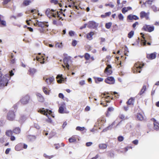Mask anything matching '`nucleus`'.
I'll return each mask as SVG.
<instances>
[{"mask_svg": "<svg viewBox=\"0 0 159 159\" xmlns=\"http://www.w3.org/2000/svg\"><path fill=\"white\" fill-rule=\"evenodd\" d=\"M13 133L12 131L11 130H8L6 132V134L8 136H11L10 139H15L14 136L12 135Z\"/></svg>", "mask_w": 159, "mask_h": 159, "instance_id": "2eb2a0df", "label": "nucleus"}, {"mask_svg": "<svg viewBox=\"0 0 159 159\" xmlns=\"http://www.w3.org/2000/svg\"><path fill=\"white\" fill-rule=\"evenodd\" d=\"M154 27L153 26L149 25H145L142 28V30L146 31L151 32L154 30Z\"/></svg>", "mask_w": 159, "mask_h": 159, "instance_id": "423d86ee", "label": "nucleus"}, {"mask_svg": "<svg viewBox=\"0 0 159 159\" xmlns=\"http://www.w3.org/2000/svg\"><path fill=\"white\" fill-rule=\"evenodd\" d=\"M56 79L57 82L60 84L66 81V78H64L62 75L59 74L57 76Z\"/></svg>", "mask_w": 159, "mask_h": 159, "instance_id": "f8f14e48", "label": "nucleus"}, {"mask_svg": "<svg viewBox=\"0 0 159 159\" xmlns=\"http://www.w3.org/2000/svg\"><path fill=\"white\" fill-rule=\"evenodd\" d=\"M85 128L84 127H81L80 126H77L76 128V129L77 130L82 131L84 130Z\"/></svg>", "mask_w": 159, "mask_h": 159, "instance_id": "79ce46f5", "label": "nucleus"}, {"mask_svg": "<svg viewBox=\"0 0 159 159\" xmlns=\"http://www.w3.org/2000/svg\"><path fill=\"white\" fill-rule=\"evenodd\" d=\"M80 138V137L79 136L75 135L69 138L68 139H79Z\"/></svg>", "mask_w": 159, "mask_h": 159, "instance_id": "a19ab883", "label": "nucleus"}, {"mask_svg": "<svg viewBox=\"0 0 159 159\" xmlns=\"http://www.w3.org/2000/svg\"><path fill=\"white\" fill-rule=\"evenodd\" d=\"M137 118L138 120H142L143 119V116L140 113H138L137 114Z\"/></svg>", "mask_w": 159, "mask_h": 159, "instance_id": "473e14b6", "label": "nucleus"}, {"mask_svg": "<svg viewBox=\"0 0 159 159\" xmlns=\"http://www.w3.org/2000/svg\"><path fill=\"white\" fill-rule=\"evenodd\" d=\"M134 99L133 98H130L127 102V103L128 105H133L134 104Z\"/></svg>", "mask_w": 159, "mask_h": 159, "instance_id": "bb28decb", "label": "nucleus"}, {"mask_svg": "<svg viewBox=\"0 0 159 159\" xmlns=\"http://www.w3.org/2000/svg\"><path fill=\"white\" fill-rule=\"evenodd\" d=\"M151 8L153 9V11L155 12H156L157 11L156 7L154 5H153L151 7Z\"/></svg>", "mask_w": 159, "mask_h": 159, "instance_id": "052dcab7", "label": "nucleus"}, {"mask_svg": "<svg viewBox=\"0 0 159 159\" xmlns=\"http://www.w3.org/2000/svg\"><path fill=\"white\" fill-rule=\"evenodd\" d=\"M128 11V10L126 9V7H123L122 9V12L125 14V12H127Z\"/></svg>", "mask_w": 159, "mask_h": 159, "instance_id": "de8ad7c7", "label": "nucleus"}, {"mask_svg": "<svg viewBox=\"0 0 159 159\" xmlns=\"http://www.w3.org/2000/svg\"><path fill=\"white\" fill-rule=\"evenodd\" d=\"M146 86L145 85L143 86L140 91L139 93V94L140 95L143 94L146 90Z\"/></svg>", "mask_w": 159, "mask_h": 159, "instance_id": "72a5a7b5", "label": "nucleus"}, {"mask_svg": "<svg viewBox=\"0 0 159 159\" xmlns=\"http://www.w3.org/2000/svg\"><path fill=\"white\" fill-rule=\"evenodd\" d=\"M43 91L44 93L46 94H48L49 92L47 90V88L45 87L43 88Z\"/></svg>", "mask_w": 159, "mask_h": 159, "instance_id": "c03bdc74", "label": "nucleus"}, {"mask_svg": "<svg viewBox=\"0 0 159 159\" xmlns=\"http://www.w3.org/2000/svg\"><path fill=\"white\" fill-rule=\"evenodd\" d=\"M15 118V114L14 112L12 111H9L7 114V118L10 120H13Z\"/></svg>", "mask_w": 159, "mask_h": 159, "instance_id": "6e6552de", "label": "nucleus"}, {"mask_svg": "<svg viewBox=\"0 0 159 159\" xmlns=\"http://www.w3.org/2000/svg\"><path fill=\"white\" fill-rule=\"evenodd\" d=\"M62 46L63 45L62 43H57L55 44L56 47L59 48H62Z\"/></svg>", "mask_w": 159, "mask_h": 159, "instance_id": "c9c22d12", "label": "nucleus"}, {"mask_svg": "<svg viewBox=\"0 0 159 159\" xmlns=\"http://www.w3.org/2000/svg\"><path fill=\"white\" fill-rule=\"evenodd\" d=\"M115 124V122H113L111 125L108 126V127H107V129H108V130H111L112 127V126H113Z\"/></svg>", "mask_w": 159, "mask_h": 159, "instance_id": "49530a36", "label": "nucleus"}, {"mask_svg": "<svg viewBox=\"0 0 159 159\" xmlns=\"http://www.w3.org/2000/svg\"><path fill=\"white\" fill-rule=\"evenodd\" d=\"M140 34L142 38V39L141 40V45L143 46H146V44H147L148 45H150L151 44L150 42H148L147 43V40L145 39V38L144 36V34L143 33H140Z\"/></svg>", "mask_w": 159, "mask_h": 159, "instance_id": "0eeeda50", "label": "nucleus"}, {"mask_svg": "<svg viewBox=\"0 0 159 159\" xmlns=\"http://www.w3.org/2000/svg\"><path fill=\"white\" fill-rule=\"evenodd\" d=\"M112 23L109 22L107 23H106L105 24V27L107 29H109L110 28L111 25Z\"/></svg>", "mask_w": 159, "mask_h": 159, "instance_id": "58836bf2", "label": "nucleus"}, {"mask_svg": "<svg viewBox=\"0 0 159 159\" xmlns=\"http://www.w3.org/2000/svg\"><path fill=\"white\" fill-rule=\"evenodd\" d=\"M106 122V120L104 118H99L98 119L97 123L99 126L103 125Z\"/></svg>", "mask_w": 159, "mask_h": 159, "instance_id": "f3484780", "label": "nucleus"}, {"mask_svg": "<svg viewBox=\"0 0 159 159\" xmlns=\"http://www.w3.org/2000/svg\"><path fill=\"white\" fill-rule=\"evenodd\" d=\"M34 25L35 26L38 25L39 27L42 28H44L45 26L47 27L48 26V25L47 24H45L44 22L39 21L37 20H36V22L34 24Z\"/></svg>", "mask_w": 159, "mask_h": 159, "instance_id": "9b49d317", "label": "nucleus"}, {"mask_svg": "<svg viewBox=\"0 0 159 159\" xmlns=\"http://www.w3.org/2000/svg\"><path fill=\"white\" fill-rule=\"evenodd\" d=\"M15 149L17 151H19L23 149V144L19 143L16 145L15 147Z\"/></svg>", "mask_w": 159, "mask_h": 159, "instance_id": "412c9836", "label": "nucleus"}, {"mask_svg": "<svg viewBox=\"0 0 159 159\" xmlns=\"http://www.w3.org/2000/svg\"><path fill=\"white\" fill-rule=\"evenodd\" d=\"M105 6H109L111 8H112L114 7V5L113 4H111V3L106 4H105Z\"/></svg>", "mask_w": 159, "mask_h": 159, "instance_id": "13d9d810", "label": "nucleus"}, {"mask_svg": "<svg viewBox=\"0 0 159 159\" xmlns=\"http://www.w3.org/2000/svg\"><path fill=\"white\" fill-rule=\"evenodd\" d=\"M85 84V82L84 80H83L80 81L79 84L81 85H83Z\"/></svg>", "mask_w": 159, "mask_h": 159, "instance_id": "338daca9", "label": "nucleus"}, {"mask_svg": "<svg viewBox=\"0 0 159 159\" xmlns=\"http://www.w3.org/2000/svg\"><path fill=\"white\" fill-rule=\"evenodd\" d=\"M72 45L73 46H75L77 44V41L75 40H74L72 41Z\"/></svg>", "mask_w": 159, "mask_h": 159, "instance_id": "6e6d98bb", "label": "nucleus"}, {"mask_svg": "<svg viewBox=\"0 0 159 159\" xmlns=\"http://www.w3.org/2000/svg\"><path fill=\"white\" fill-rule=\"evenodd\" d=\"M139 25V23L138 22H136L132 25V27L134 28L136 25Z\"/></svg>", "mask_w": 159, "mask_h": 159, "instance_id": "5fc2aeb1", "label": "nucleus"}, {"mask_svg": "<svg viewBox=\"0 0 159 159\" xmlns=\"http://www.w3.org/2000/svg\"><path fill=\"white\" fill-rule=\"evenodd\" d=\"M8 74L9 75L10 77V78L11 76H12L14 75V73L13 72V71L12 70L10 71L9 72V74Z\"/></svg>", "mask_w": 159, "mask_h": 159, "instance_id": "864d4df0", "label": "nucleus"}, {"mask_svg": "<svg viewBox=\"0 0 159 159\" xmlns=\"http://www.w3.org/2000/svg\"><path fill=\"white\" fill-rule=\"evenodd\" d=\"M43 79L44 80H45V82L48 84H50L54 80V78L53 76L49 77L48 78H46V79H45V77H43Z\"/></svg>", "mask_w": 159, "mask_h": 159, "instance_id": "dca6fc26", "label": "nucleus"}, {"mask_svg": "<svg viewBox=\"0 0 159 159\" xmlns=\"http://www.w3.org/2000/svg\"><path fill=\"white\" fill-rule=\"evenodd\" d=\"M152 120L153 121L154 129L157 130L159 129V123L157 122L155 119L154 118H152Z\"/></svg>", "mask_w": 159, "mask_h": 159, "instance_id": "ddd939ff", "label": "nucleus"}, {"mask_svg": "<svg viewBox=\"0 0 159 159\" xmlns=\"http://www.w3.org/2000/svg\"><path fill=\"white\" fill-rule=\"evenodd\" d=\"M134 33V31L132 30L128 34V37L129 38H131L133 36Z\"/></svg>", "mask_w": 159, "mask_h": 159, "instance_id": "e433bc0d", "label": "nucleus"}, {"mask_svg": "<svg viewBox=\"0 0 159 159\" xmlns=\"http://www.w3.org/2000/svg\"><path fill=\"white\" fill-rule=\"evenodd\" d=\"M144 66L143 64H141L140 62H137L135 64L134 68L135 70H134V73H135V71H136L138 73H140L141 70L140 69L143 67Z\"/></svg>", "mask_w": 159, "mask_h": 159, "instance_id": "20e7f679", "label": "nucleus"}, {"mask_svg": "<svg viewBox=\"0 0 159 159\" xmlns=\"http://www.w3.org/2000/svg\"><path fill=\"white\" fill-rule=\"evenodd\" d=\"M34 127L37 129H39L40 128V126L37 124H34Z\"/></svg>", "mask_w": 159, "mask_h": 159, "instance_id": "0e129e2a", "label": "nucleus"}, {"mask_svg": "<svg viewBox=\"0 0 159 159\" xmlns=\"http://www.w3.org/2000/svg\"><path fill=\"white\" fill-rule=\"evenodd\" d=\"M1 70L0 68V70ZM2 75L0 71V87L1 88H3L4 87L7 86L10 79V75L8 74H6L2 78L1 76H2Z\"/></svg>", "mask_w": 159, "mask_h": 159, "instance_id": "f257e3e1", "label": "nucleus"}, {"mask_svg": "<svg viewBox=\"0 0 159 159\" xmlns=\"http://www.w3.org/2000/svg\"><path fill=\"white\" fill-rule=\"evenodd\" d=\"M50 2L51 3H53L55 4H57L58 3V1L57 0H50Z\"/></svg>", "mask_w": 159, "mask_h": 159, "instance_id": "09e8293b", "label": "nucleus"}, {"mask_svg": "<svg viewBox=\"0 0 159 159\" xmlns=\"http://www.w3.org/2000/svg\"><path fill=\"white\" fill-rule=\"evenodd\" d=\"M111 13L110 11H109L107 12H106L105 13V16H106V17L107 16H110L111 15Z\"/></svg>", "mask_w": 159, "mask_h": 159, "instance_id": "774afa93", "label": "nucleus"}, {"mask_svg": "<svg viewBox=\"0 0 159 159\" xmlns=\"http://www.w3.org/2000/svg\"><path fill=\"white\" fill-rule=\"evenodd\" d=\"M118 26L116 25H114L113 26V29L112 30H114V31L116 30H117Z\"/></svg>", "mask_w": 159, "mask_h": 159, "instance_id": "69168bd1", "label": "nucleus"}, {"mask_svg": "<svg viewBox=\"0 0 159 159\" xmlns=\"http://www.w3.org/2000/svg\"><path fill=\"white\" fill-rule=\"evenodd\" d=\"M69 34L70 36H72L74 35L75 32L74 31L71 30L69 32Z\"/></svg>", "mask_w": 159, "mask_h": 159, "instance_id": "3c124183", "label": "nucleus"}, {"mask_svg": "<svg viewBox=\"0 0 159 159\" xmlns=\"http://www.w3.org/2000/svg\"><path fill=\"white\" fill-rule=\"evenodd\" d=\"M118 17L120 20H123L124 19V16L121 13H120L118 15Z\"/></svg>", "mask_w": 159, "mask_h": 159, "instance_id": "a18cd8bd", "label": "nucleus"}, {"mask_svg": "<svg viewBox=\"0 0 159 159\" xmlns=\"http://www.w3.org/2000/svg\"><path fill=\"white\" fill-rule=\"evenodd\" d=\"M36 59L37 61H40V63L41 64H44L45 63V58L43 56L40 57H39L37 56L36 57V58H34V60Z\"/></svg>", "mask_w": 159, "mask_h": 159, "instance_id": "a211bd4d", "label": "nucleus"}, {"mask_svg": "<svg viewBox=\"0 0 159 159\" xmlns=\"http://www.w3.org/2000/svg\"><path fill=\"white\" fill-rule=\"evenodd\" d=\"M147 14L148 13H146L145 11H142L140 13V17L141 18H143L144 17H145L147 16Z\"/></svg>", "mask_w": 159, "mask_h": 159, "instance_id": "2f4dec72", "label": "nucleus"}, {"mask_svg": "<svg viewBox=\"0 0 159 159\" xmlns=\"http://www.w3.org/2000/svg\"><path fill=\"white\" fill-rule=\"evenodd\" d=\"M11 64H14L16 62V59L15 58H12L11 59Z\"/></svg>", "mask_w": 159, "mask_h": 159, "instance_id": "680f3d73", "label": "nucleus"}, {"mask_svg": "<svg viewBox=\"0 0 159 159\" xmlns=\"http://www.w3.org/2000/svg\"><path fill=\"white\" fill-rule=\"evenodd\" d=\"M31 2L30 0H25L23 1L22 5L24 6H27L30 4Z\"/></svg>", "mask_w": 159, "mask_h": 159, "instance_id": "cd10ccee", "label": "nucleus"}, {"mask_svg": "<svg viewBox=\"0 0 159 159\" xmlns=\"http://www.w3.org/2000/svg\"><path fill=\"white\" fill-rule=\"evenodd\" d=\"M20 129L19 127H16L12 131L13 133H14L16 134H18L20 133Z\"/></svg>", "mask_w": 159, "mask_h": 159, "instance_id": "b1692460", "label": "nucleus"}, {"mask_svg": "<svg viewBox=\"0 0 159 159\" xmlns=\"http://www.w3.org/2000/svg\"><path fill=\"white\" fill-rule=\"evenodd\" d=\"M26 120V117L24 115H22L20 116L19 120V121L21 123L25 121Z\"/></svg>", "mask_w": 159, "mask_h": 159, "instance_id": "c756f323", "label": "nucleus"}, {"mask_svg": "<svg viewBox=\"0 0 159 159\" xmlns=\"http://www.w3.org/2000/svg\"><path fill=\"white\" fill-rule=\"evenodd\" d=\"M29 96L28 95H26L20 99V102L22 104L25 105L29 102Z\"/></svg>", "mask_w": 159, "mask_h": 159, "instance_id": "9d476101", "label": "nucleus"}, {"mask_svg": "<svg viewBox=\"0 0 159 159\" xmlns=\"http://www.w3.org/2000/svg\"><path fill=\"white\" fill-rule=\"evenodd\" d=\"M94 34L93 32L91 31L88 33L86 35V38L89 40L93 39L92 36Z\"/></svg>", "mask_w": 159, "mask_h": 159, "instance_id": "5701e85b", "label": "nucleus"}, {"mask_svg": "<svg viewBox=\"0 0 159 159\" xmlns=\"http://www.w3.org/2000/svg\"><path fill=\"white\" fill-rule=\"evenodd\" d=\"M105 82L109 84H114L115 83V80L113 77L110 76L107 77L105 79Z\"/></svg>", "mask_w": 159, "mask_h": 159, "instance_id": "1a4fd4ad", "label": "nucleus"}, {"mask_svg": "<svg viewBox=\"0 0 159 159\" xmlns=\"http://www.w3.org/2000/svg\"><path fill=\"white\" fill-rule=\"evenodd\" d=\"M64 64L65 65L66 68L69 70V69L70 65L72 63V61L70 57H65L63 60Z\"/></svg>", "mask_w": 159, "mask_h": 159, "instance_id": "7ed1b4c3", "label": "nucleus"}, {"mask_svg": "<svg viewBox=\"0 0 159 159\" xmlns=\"http://www.w3.org/2000/svg\"><path fill=\"white\" fill-rule=\"evenodd\" d=\"M58 112L60 113H65V112L64 111V109L62 106H61L59 109L58 110Z\"/></svg>", "mask_w": 159, "mask_h": 159, "instance_id": "f704fd0d", "label": "nucleus"}, {"mask_svg": "<svg viewBox=\"0 0 159 159\" xmlns=\"http://www.w3.org/2000/svg\"><path fill=\"white\" fill-rule=\"evenodd\" d=\"M29 74L31 76H33L36 72V70L34 68H30L29 70Z\"/></svg>", "mask_w": 159, "mask_h": 159, "instance_id": "4be33fe9", "label": "nucleus"}, {"mask_svg": "<svg viewBox=\"0 0 159 159\" xmlns=\"http://www.w3.org/2000/svg\"><path fill=\"white\" fill-rule=\"evenodd\" d=\"M11 0H4L2 2L3 5H6L10 2Z\"/></svg>", "mask_w": 159, "mask_h": 159, "instance_id": "8fccbe9b", "label": "nucleus"}, {"mask_svg": "<svg viewBox=\"0 0 159 159\" xmlns=\"http://www.w3.org/2000/svg\"><path fill=\"white\" fill-rule=\"evenodd\" d=\"M62 26L63 24L62 22L60 21L59 20H57V26Z\"/></svg>", "mask_w": 159, "mask_h": 159, "instance_id": "4d7b16f0", "label": "nucleus"}, {"mask_svg": "<svg viewBox=\"0 0 159 159\" xmlns=\"http://www.w3.org/2000/svg\"><path fill=\"white\" fill-rule=\"evenodd\" d=\"M99 24L93 21H89L88 23L87 27L90 29H96Z\"/></svg>", "mask_w": 159, "mask_h": 159, "instance_id": "39448f33", "label": "nucleus"}, {"mask_svg": "<svg viewBox=\"0 0 159 159\" xmlns=\"http://www.w3.org/2000/svg\"><path fill=\"white\" fill-rule=\"evenodd\" d=\"M51 13H52V12H51L50 10V9L49 8L47 9L45 12L46 15L48 14H50Z\"/></svg>", "mask_w": 159, "mask_h": 159, "instance_id": "bf43d9fd", "label": "nucleus"}, {"mask_svg": "<svg viewBox=\"0 0 159 159\" xmlns=\"http://www.w3.org/2000/svg\"><path fill=\"white\" fill-rule=\"evenodd\" d=\"M84 57L85 59L86 60H88L89 59V58L90 57V56L89 54L87 53H86L84 54Z\"/></svg>", "mask_w": 159, "mask_h": 159, "instance_id": "ea45409f", "label": "nucleus"}, {"mask_svg": "<svg viewBox=\"0 0 159 159\" xmlns=\"http://www.w3.org/2000/svg\"><path fill=\"white\" fill-rule=\"evenodd\" d=\"M156 57V54L155 52L152 53L150 54H148L147 55V57L149 59H153Z\"/></svg>", "mask_w": 159, "mask_h": 159, "instance_id": "6ab92c4d", "label": "nucleus"}, {"mask_svg": "<svg viewBox=\"0 0 159 159\" xmlns=\"http://www.w3.org/2000/svg\"><path fill=\"white\" fill-rule=\"evenodd\" d=\"M139 19V17L135 15L130 14L127 17V19H129L130 20H138Z\"/></svg>", "mask_w": 159, "mask_h": 159, "instance_id": "4468645a", "label": "nucleus"}, {"mask_svg": "<svg viewBox=\"0 0 159 159\" xmlns=\"http://www.w3.org/2000/svg\"><path fill=\"white\" fill-rule=\"evenodd\" d=\"M43 156L46 158L48 159H51L53 157H54V156L53 155H51V156H48V155H47V154H46V153H44L43 154Z\"/></svg>", "mask_w": 159, "mask_h": 159, "instance_id": "4c0bfd02", "label": "nucleus"}, {"mask_svg": "<svg viewBox=\"0 0 159 159\" xmlns=\"http://www.w3.org/2000/svg\"><path fill=\"white\" fill-rule=\"evenodd\" d=\"M38 111L42 114L46 115L48 117V119L46 120V121L50 123H52V121L51 119V117L50 116L48 115V114L50 115L52 113L51 110H49L48 109H45L44 108H42L39 109Z\"/></svg>", "mask_w": 159, "mask_h": 159, "instance_id": "f03ea898", "label": "nucleus"}, {"mask_svg": "<svg viewBox=\"0 0 159 159\" xmlns=\"http://www.w3.org/2000/svg\"><path fill=\"white\" fill-rule=\"evenodd\" d=\"M54 145L55 146V148L56 149H58L61 146V145L59 143L55 144Z\"/></svg>", "mask_w": 159, "mask_h": 159, "instance_id": "603ef678", "label": "nucleus"}, {"mask_svg": "<svg viewBox=\"0 0 159 159\" xmlns=\"http://www.w3.org/2000/svg\"><path fill=\"white\" fill-rule=\"evenodd\" d=\"M94 78L95 82L97 84L99 82L102 81L103 80V79L102 78L94 77Z\"/></svg>", "mask_w": 159, "mask_h": 159, "instance_id": "a878e982", "label": "nucleus"}, {"mask_svg": "<svg viewBox=\"0 0 159 159\" xmlns=\"http://www.w3.org/2000/svg\"><path fill=\"white\" fill-rule=\"evenodd\" d=\"M93 144V143L92 142H87L86 143V146L87 147H89L91 145Z\"/></svg>", "mask_w": 159, "mask_h": 159, "instance_id": "e2e57ef3", "label": "nucleus"}, {"mask_svg": "<svg viewBox=\"0 0 159 159\" xmlns=\"http://www.w3.org/2000/svg\"><path fill=\"white\" fill-rule=\"evenodd\" d=\"M107 147V145L106 144L102 143L99 145V148L101 149H106Z\"/></svg>", "mask_w": 159, "mask_h": 159, "instance_id": "c85d7f7f", "label": "nucleus"}, {"mask_svg": "<svg viewBox=\"0 0 159 159\" xmlns=\"http://www.w3.org/2000/svg\"><path fill=\"white\" fill-rule=\"evenodd\" d=\"M104 72L106 73L107 75H111L112 73V71L111 70L107 69V68H106Z\"/></svg>", "mask_w": 159, "mask_h": 159, "instance_id": "7c9ffc66", "label": "nucleus"}, {"mask_svg": "<svg viewBox=\"0 0 159 159\" xmlns=\"http://www.w3.org/2000/svg\"><path fill=\"white\" fill-rule=\"evenodd\" d=\"M1 15L0 14V26L4 27L6 26V23L5 20H1Z\"/></svg>", "mask_w": 159, "mask_h": 159, "instance_id": "393cba45", "label": "nucleus"}, {"mask_svg": "<svg viewBox=\"0 0 159 159\" xmlns=\"http://www.w3.org/2000/svg\"><path fill=\"white\" fill-rule=\"evenodd\" d=\"M153 0H147L145 3H143V4L145 5L146 3H147L149 5H151L153 2Z\"/></svg>", "mask_w": 159, "mask_h": 159, "instance_id": "37998d69", "label": "nucleus"}, {"mask_svg": "<svg viewBox=\"0 0 159 159\" xmlns=\"http://www.w3.org/2000/svg\"><path fill=\"white\" fill-rule=\"evenodd\" d=\"M36 95L37 96V99L39 101L41 102H43L44 101V98L41 94L39 93H36Z\"/></svg>", "mask_w": 159, "mask_h": 159, "instance_id": "aec40b11", "label": "nucleus"}]
</instances>
